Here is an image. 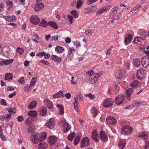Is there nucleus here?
Segmentation results:
<instances>
[{
    "label": "nucleus",
    "mask_w": 149,
    "mask_h": 149,
    "mask_svg": "<svg viewBox=\"0 0 149 149\" xmlns=\"http://www.w3.org/2000/svg\"><path fill=\"white\" fill-rule=\"evenodd\" d=\"M60 125H63V130L65 132H67L71 128V127L69 124L66 122L64 118H62L59 122Z\"/></svg>",
    "instance_id": "f257e3e1"
},
{
    "label": "nucleus",
    "mask_w": 149,
    "mask_h": 149,
    "mask_svg": "<svg viewBox=\"0 0 149 149\" xmlns=\"http://www.w3.org/2000/svg\"><path fill=\"white\" fill-rule=\"evenodd\" d=\"M132 132V129L130 126L126 125L123 127L121 129V132L122 134L125 135H128Z\"/></svg>",
    "instance_id": "f03ea898"
},
{
    "label": "nucleus",
    "mask_w": 149,
    "mask_h": 149,
    "mask_svg": "<svg viewBox=\"0 0 149 149\" xmlns=\"http://www.w3.org/2000/svg\"><path fill=\"white\" fill-rule=\"evenodd\" d=\"M112 7L111 5L105 6L99 9L96 13V15L98 16L105 12L108 10Z\"/></svg>",
    "instance_id": "7ed1b4c3"
},
{
    "label": "nucleus",
    "mask_w": 149,
    "mask_h": 149,
    "mask_svg": "<svg viewBox=\"0 0 149 149\" xmlns=\"http://www.w3.org/2000/svg\"><path fill=\"white\" fill-rule=\"evenodd\" d=\"M31 140L34 144H37L40 141L38 134L36 132L33 133L31 135Z\"/></svg>",
    "instance_id": "20e7f679"
},
{
    "label": "nucleus",
    "mask_w": 149,
    "mask_h": 149,
    "mask_svg": "<svg viewBox=\"0 0 149 149\" xmlns=\"http://www.w3.org/2000/svg\"><path fill=\"white\" fill-rule=\"evenodd\" d=\"M102 72H100L98 73H96L94 75L89 78V81L92 84H94L96 82L98 78L102 74Z\"/></svg>",
    "instance_id": "39448f33"
},
{
    "label": "nucleus",
    "mask_w": 149,
    "mask_h": 149,
    "mask_svg": "<svg viewBox=\"0 0 149 149\" xmlns=\"http://www.w3.org/2000/svg\"><path fill=\"white\" fill-rule=\"evenodd\" d=\"M125 97L122 95H117L115 99V102L118 105H120L122 104L124 101Z\"/></svg>",
    "instance_id": "423d86ee"
},
{
    "label": "nucleus",
    "mask_w": 149,
    "mask_h": 149,
    "mask_svg": "<svg viewBox=\"0 0 149 149\" xmlns=\"http://www.w3.org/2000/svg\"><path fill=\"white\" fill-rule=\"evenodd\" d=\"M113 100L111 98L107 99L104 101L103 105L105 108L108 107L113 105Z\"/></svg>",
    "instance_id": "0eeeda50"
},
{
    "label": "nucleus",
    "mask_w": 149,
    "mask_h": 149,
    "mask_svg": "<svg viewBox=\"0 0 149 149\" xmlns=\"http://www.w3.org/2000/svg\"><path fill=\"white\" fill-rule=\"evenodd\" d=\"M134 43L139 45H144L146 40L141 37H137L134 39Z\"/></svg>",
    "instance_id": "6e6552de"
},
{
    "label": "nucleus",
    "mask_w": 149,
    "mask_h": 149,
    "mask_svg": "<svg viewBox=\"0 0 149 149\" xmlns=\"http://www.w3.org/2000/svg\"><path fill=\"white\" fill-rule=\"evenodd\" d=\"M10 49L9 47L8 46L3 47L2 49V52L3 55L7 58H9L10 56Z\"/></svg>",
    "instance_id": "1a4fd4ad"
},
{
    "label": "nucleus",
    "mask_w": 149,
    "mask_h": 149,
    "mask_svg": "<svg viewBox=\"0 0 149 149\" xmlns=\"http://www.w3.org/2000/svg\"><path fill=\"white\" fill-rule=\"evenodd\" d=\"M106 122L108 124L114 125L116 123L117 121L116 119L114 117L109 116L107 118Z\"/></svg>",
    "instance_id": "9d476101"
},
{
    "label": "nucleus",
    "mask_w": 149,
    "mask_h": 149,
    "mask_svg": "<svg viewBox=\"0 0 149 149\" xmlns=\"http://www.w3.org/2000/svg\"><path fill=\"white\" fill-rule=\"evenodd\" d=\"M97 9V7L92 6L90 8H85L84 10V12L85 14H90L95 12Z\"/></svg>",
    "instance_id": "9b49d317"
},
{
    "label": "nucleus",
    "mask_w": 149,
    "mask_h": 149,
    "mask_svg": "<svg viewBox=\"0 0 149 149\" xmlns=\"http://www.w3.org/2000/svg\"><path fill=\"white\" fill-rule=\"evenodd\" d=\"M146 74V71L145 70L143 69H140L137 71V77L138 79H141L144 77Z\"/></svg>",
    "instance_id": "f8f14e48"
},
{
    "label": "nucleus",
    "mask_w": 149,
    "mask_h": 149,
    "mask_svg": "<svg viewBox=\"0 0 149 149\" xmlns=\"http://www.w3.org/2000/svg\"><path fill=\"white\" fill-rule=\"evenodd\" d=\"M90 143L89 139L87 137H86L82 139L80 146L82 148H84L88 145Z\"/></svg>",
    "instance_id": "ddd939ff"
},
{
    "label": "nucleus",
    "mask_w": 149,
    "mask_h": 149,
    "mask_svg": "<svg viewBox=\"0 0 149 149\" xmlns=\"http://www.w3.org/2000/svg\"><path fill=\"white\" fill-rule=\"evenodd\" d=\"M55 122L53 119L51 118L47 122L46 125L50 129H52L54 127Z\"/></svg>",
    "instance_id": "4468645a"
},
{
    "label": "nucleus",
    "mask_w": 149,
    "mask_h": 149,
    "mask_svg": "<svg viewBox=\"0 0 149 149\" xmlns=\"http://www.w3.org/2000/svg\"><path fill=\"white\" fill-rule=\"evenodd\" d=\"M30 20L32 23L36 24L39 23L40 20L37 15H33L31 17Z\"/></svg>",
    "instance_id": "2eb2a0df"
},
{
    "label": "nucleus",
    "mask_w": 149,
    "mask_h": 149,
    "mask_svg": "<svg viewBox=\"0 0 149 149\" xmlns=\"http://www.w3.org/2000/svg\"><path fill=\"white\" fill-rule=\"evenodd\" d=\"M48 139L49 143L50 145L55 144L57 140V138L55 136H50Z\"/></svg>",
    "instance_id": "dca6fc26"
},
{
    "label": "nucleus",
    "mask_w": 149,
    "mask_h": 149,
    "mask_svg": "<svg viewBox=\"0 0 149 149\" xmlns=\"http://www.w3.org/2000/svg\"><path fill=\"white\" fill-rule=\"evenodd\" d=\"M132 40V37L131 35H127L125 37V45L130 43Z\"/></svg>",
    "instance_id": "f3484780"
},
{
    "label": "nucleus",
    "mask_w": 149,
    "mask_h": 149,
    "mask_svg": "<svg viewBox=\"0 0 149 149\" xmlns=\"http://www.w3.org/2000/svg\"><path fill=\"white\" fill-rule=\"evenodd\" d=\"M44 7V5L42 3H36L35 7L34 10L36 12L41 10Z\"/></svg>",
    "instance_id": "a211bd4d"
},
{
    "label": "nucleus",
    "mask_w": 149,
    "mask_h": 149,
    "mask_svg": "<svg viewBox=\"0 0 149 149\" xmlns=\"http://www.w3.org/2000/svg\"><path fill=\"white\" fill-rule=\"evenodd\" d=\"M126 141L124 139H121L118 142V146L120 149H123L125 147Z\"/></svg>",
    "instance_id": "6ab92c4d"
},
{
    "label": "nucleus",
    "mask_w": 149,
    "mask_h": 149,
    "mask_svg": "<svg viewBox=\"0 0 149 149\" xmlns=\"http://www.w3.org/2000/svg\"><path fill=\"white\" fill-rule=\"evenodd\" d=\"M100 136L101 140L104 141L108 140V138L106 136L105 133L104 131H101L100 132Z\"/></svg>",
    "instance_id": "aec40b11"
},
{
    "label": "nucleus",
    "mask_w": 149,
    "mask_h": 149,
    "mask_svg": "<svg viewBox=\"0 0 149 149\" xmlns=\"http://www.w3.org/2000/svg\"><path fill=\"white\" fill-rule=\"evenodd\" d=\"M92 138L96 142H98V134L97 131L96 130H95L93 131L92 133Z\"/></svg>",
    "instance_id": "412c9836"
},
{
    "label": "nucleus",
    "mask_w": 149,
    "mask_h": 149,
    "mask_svg": "<svg viewBox=\"0 0 149 149\" xmlns=\"http://www.w3.org/2000/svg\"><path fill=\"white\" fill-rule=\"evenodd\" d=\"M44 102L48 108L51 109L52 108V103L49 100L47 99L45 100L44 101Z\"/></svg>",
    "instance_id": "4be33fe9"
},
{
    "label": "nucleus",
    "mask_w": 149,
    "mask_h": 149,
    "mask_svg": "<svg viewBox=\"0 0 149 149\" xmlns=\"http://www.w3.org/2000/svg\"><path fill=\"white\" fill-rule=\"evenodd\" d=\"M51 58L54 61H55L58 63H60L61 61V58L55 55H52L51 56Z\"/></svg>",
    "instance_id": "5701e85b"
},
{
    "label": "nucleus",
    "mask_w": 149,
    "mask_h": 149,
    "mask_svg": "<svg viewBox=\"0 0 149 149\" xmlns=\"http://www.w3.org/2000/svg\"><path fill=\"white\" fill-rule=\"evenodd\" d=\"M78 99L77 98L75 97L74 98V107L75 110L77 112L79 111L78 107Z\"/></svg>",
    "instance_id": "b1692460"
},
{
    "label": "nucleus",
    "mask_w": 149,
    "mask_h": 149,
    "mask_svg": "<svg viewBox=\"0 0 149 149\" xmlns=\"http://www.w3.org/2000/svg\"><path fill=\"white\" fill-rule=\"evenodd\" d=\"M139 34L141 36L146 38L148 36V32L146 30H142L139 31Z\"/></svg>",
    "instance_id": "393cba45"
},
{
    "label": "nucleus",
    "mask_w": 149,
    "mask_h": 149,
    "mask_svg": "<svg viewBox=\"0 0 149 149\" xmlns=\"http://www.w3.org/2000/svg\"><path fill=\"white\" fill-rule=\"evenodd\" d=\"M39 138L40 141L45 140L47 137V134L45 132H42L41 133L38 134Z\"/></svg>",
    "instance_id": "a878e982"
},
{
    "label": "nucleus",
    "mask_w": 149,
    "mask_h": 149,
    "mask_svg": "<svg viewBox=\"0 0 149 149\" xmlns=\"http://www.w3.org/2000/svg\"><path fill=\"white\" fill-rule=\"evenodd\" d=\"M133 90L132 88H129L127 89L126 91V96L128 100H130V99L131 95L132 94Z\"/></svg>",
    "instance_id": "bb28decb"
},
{
    "label": "nucleus",
    "mask_w": 149,
    "mask_h": 149,
    "mask_svg": "<svg viewBox=\"0 0 149 149\" xmlns=\"http://www.w3.org/2000/svg\"><path fill=\"white\" fill-rule=\"evenodd\" d=\"M37 105V102L36 101H32L29 104L28 108L29 109H33L36 107Z\"/></svg>",
    "instance_id": "cd10ccee"
},
{
    "label": "nucleus",
    "mask_w": 149,
    "mask_h": 149,
    "mask_svg": "<svg viewBox=\"0 0 149 149\" xmlns=\"http://www.w3.org/2000/svg\"><path fill=\"white\" fill-rule=\"evenodd\" d=\"M28 115L29 116L35 118L37 116V113L35 111H30L28 113Z\"/></svg>",
    "instance_id": "c85d7f7f"
},
{
    "label": "nucleus",
    "mask_w": 149,
    "mask_h": 149,
    "mask_svg": "<svg viewBox=\"0 0 149 149\" xmlns=\"http://www.w3.org/2000/svg\"><path fill=\"white\" fill-rule=\"evenodd\" d=\"M134 104L135 106L139 107L143 105H146L147 104V103L144 101H143L142 100H139L135 102Z\"/></svg>",
    "instance_id": "c756f323"
},
{
    "label": "nucleus",
    "mask_w": 149,
    "mask_h": 149,
    "mask_svg": "<svg viewBox=\"0 0 149 149\" xmlns=\"http://www.w3.org/2000/svg\"><path fill=\"white\" fill-rule=\"evenodd\" d=\"M13 61V59H7L1 62V64L3 63L4 65H8L11 64Z\"/></svg>",
    "instance_id": "7c9ffc66"
},
{
    "label": "nucleus",
    "mask_w": 149,
    "mask_h": 149,
    "mask_svg": "<svg viewBox=\"0 0 149 149\" xmlns=\"http://www.w3.org/2000/svg\"><path fill=\"white\" fill-rule=\"evenodd\" d=\"M40 115L43 116L45 115L47 113V110L45 108H41L40 109L39 111Z\"/></svg>",
    "instance_id": "2f4dec72"
},
{
    "label": "nucleus",
    "mask_w": 149,
    "mask_h": 149,
    "mask_svg": "<svg viewBox=\"0 0 149 149\" xmlns=\"http://www.w3.org/2000/svg\"><path fill=\"white\" fill-rule=\"evenodd\" d=\"M140 83L137 80H135L132 82L131 84V86L134 88H135L139 86Z\"/></svg>",
    "instance_id": "473e14b6"
},
{
    "label": "nucleus",
    "mask_w": 149,
    "mask_h": 149,
    "mask_svg": "<svg viewBox=\"0 0 149 149\" xmlns=\"http://www.w3.org/2000/svg\"><path fill=\"white\" fill-rule=\"evenodd\" d=\"M5 19L8 21H13L16 19L15 17L14 16H9L5 17Z\"/></svg>",
    "instance_id": "72a5a7b5"
},
{
    "label": "nucleus",
    "mask_w": 149,
    "mask_h": 149,
    "mask_svg": "<svg viewBox=\"0 0 149 149\" xmlns=\"http://www.w3.org/2000/svg\"><path fill=\"white\" fill-rule=\"evenodd\" d=\"M64 95L61 91H59L53 95V97L54 98H58L61 97H64Z\"/></svg>",
    "instance_id": "f704fd0d"
},
{
    "label": "nucleus",
    "mask_w": 149,
    "mask_h": 149,
    "mask_svg": "<svg viewBox=\"0 0 149 149\" xmlns=\"http://www.w3.org/2000/svg\"><path fill=\"white\" fill-rule=\"evenodd\" d=\"M118 7L117 6H115L113 7L111 9V15L112 17H113L116 14Z\"/></svg>",
    "instance_id": "c9c22d12"
},
{
    "label": "nucleus",
    "mask_w": 149,
    "mask_h": 149,
    "mask_svg": "<svg viewBox=\"0 0 149 149\" xmlns=\"http://www.w3.org/2000/svg\"><path fill=\"white\" fill-rule=\"evenodd\" d=\"M13 79V75L10 73H6L5 76V79L6 80H10Z\"/></svg>",
    "instance_id": "e433bc0d"
},
{
    "label": "nucleus",
    "mask_w": 149,
    "mask_h": 149,
    "mask_svg": "<svg viewBox=\"0 0 149 149\" xmlns=\"http://www.w3.org/2000/svg\"><path fill=\"white\" fill-rule=\"evenodd\" d=\"M39 146L41 149H45L47 147L48 144L46 143L43 142L39 143Z\"/></svg>",
    "instance_id": "4c0bfd02"
},
{
    "label": "nucleus",
    "mask_w": 149,
    "mask_h": 149,
    "mask_svg": "<svg viewBox=\"0 0 149 149\" xmlns=\"http://www.w3.org/2000/svg\"><path fill=\"white\" fill-rule=\"evenodd\" d=\"M138 137L142 138L146 141L148 138V136L145 133H142L138 136Z\"/></svg>",
    "instance_id": "58836bf2"
},
{
    "label": "nucleus",
    "mask_w": 149,
    "mask_h": 149,
    "mask_svg": "<svg viewBox=\"0 0 149 149\" xmlns=\"http://www.w3.org/2000/svg\"><path fill=\"white\" fill-rule=\"evenodd\" d=\"M56 52L58 53H61L63 52L64 49L63 47L60 46H57L55 47Z\"/></svg>",
    "instance_id": "ea45409f"
},
{
    "label": "nucleus",
    "mask_w": 149,
    "mask_h": 149,
    "mask_svg": "<svg viewBox=\"0 0 149 149\" xmlns=\"http://www.w3.org/2000/svg\"><path fill=\"white\" fill-rule=\"evenodd\" d=\"M48 24L53 28L56 29L58 28V25L56 23L53 21H50L48 23Z\"/></svg>",
    "instance_id": "a19ab883"
},
{
    "label": "nucleus",
    "mask_w": 149,
    "mask_h": 149,
    "mask_svg": "<svg viewBox=\"0 0 149 149\" xmlns=\"http://www.w3.org/2000/svg\"><path fill=\"white\" fill-rule=\"evenodd\" d=\"M134 64L136 67H138L140 65V62L139 59L136 58L134 61Z\"/></svg>",
    "instance_id": "79ce46f5"
},
{
    "label": "nucleus",
    "mask_w": 149,
    "mask_h": 149,
    "mask_svg": "<svg viewBox=\"0 0 149 149\" xmlns=\"http://www.w3.org/2000/svg\"><path fill=\"white\" fill-rule=\"evenodd\" d=\"M57 107H58L59 109V113L60 115H63L64 114V108L60 104L56 105Z\"/></svg>",
    "instance_id": "37998d69"
},
{
    "label": "nucleus",
    "mask_w": 149,
    "mask_h": 149,
    "mask_svg": "<svg viewBox=\"0 0 149 149\" xmlns=\"http://www.w3.org/2000/svg\"><path fill=\"white\" fill-rule=\"evenodd\" d=\"M48 23L44 19H42L40 24V25L42 27H45L48 26Z\"/></svg>",
    "instance_id": "c03bdc74"
},
{
    "label": "nucleus",
    "mask_w": 149,
    "mask_h": 149,
    "mask_svg": "<svg viewBox=\"0 0 149 149\" xmlns=\"http://www.w3.org/2000/svg\"><path fill=\"white\" fill-rule=\"evenodd\" d=\"M31 87L32 86H31L29 84L26 85L24 88V91L26 93L29 92L31 89Z\"/></svg>",
    "instance_id": "a18cd8bd"
},
{
    "label": "nucleus",
    "mask_w": 149,
    "mask_h": 149,
    "mask_svg": "<svg viewBox=\"0 0 149 149\" xmlns=\"http://www.w3.org/2000/svg\"><path fill=\"white\" fill-rule=\"evenodd\" d=\"M91 111L93 117H95L97 114V112L96 108H92Z\"/></svg>",
    "instance_id": "49530a36"
},
{
    "label": "nucleus",
    "mask_w": 149,
    "mask_h": 149,
    "mask_svg": "<svg viewBox=\"0 0 149 149\" xmlns=\"http://www.w3.org/2000/svg\"><path fill=\"white\" fill-rule=\"evenodd\" d=\"M36 81L37 79L36 77L32 78L30 81V84H29V85L32 87L35 84Z\"/></svg>",
    "instance_id": "de8ad7c7"
},
{
    "label": "nucleus",
    "mask_w": 149,
    "mask_h": 149,
    "mask_svg": "<svg viewBox=\"0 0 149 149\" xmlns=\"http://www.w3.org/2000/svg\"><path fill=\"white\" fill-rule=\"evenodd\" d=\"M71 13L75 18L78 17L79 16V14L77 12L74 10H73L71 11Z\"/></svg>",
    "instance_id": "09e8293b"
},
{
    "label": "nucleus",
    "mask_w": 149,
    "mask_h": 149,
    "mask_svg": "<svg viewBox=\"0 0 149 149\" xmlns=\"http://www.w3.org/2000/svg\"><path fill=\"white\" fill-rule=\"evenodd\" d=\"M11 114H7L6 116L4 115L2 116L1 118V120H3L4 119H5L6 120L8 118H9L11 116Z\"/></svg>",
    "instance_id": "8fccbe9b"
},
{
    "label": "nucleus",
    "mask_w": 149,
    "mask_h": 149,
    "mask_svg": "<svg viewBox=\"0 0 149 149\" xmlns=\"http://www.w3.org/2000/svg\"><path fill=\"white\" fill-rule=\"evenodd\" d=\"M140 6L139 5H137L134 8L132 9V12L133 13H136L137 12L139 9L140 8Z\"/></svg>",
    "instance_id": "3c124183"
},
{
    "label": "nucleus",
    "mask_w": 149,
    "mask_h": 149,
    "mask_svg": "<svg viewBox=\"0 0 149 149\" xmlns=\"http://www.w3.org/2000/svg\"><path fill=\"white\" fill-rule=\"evenodd\" d=\"M17 52H18L19 54H22L24 51V50L22 48L17 47L16 50Z\"/></svg>",
    "instance_id": "603ef678"
},
{
    "label": "nucleus",
    "mask_w": 149,
    "mask_h": 149,
    "mask_svg": "<svg viewBox=\"0 0 149 149\" xmlns=\"http://www.w3.org/2000/svg\"><path fill=\"white\" fill-rule=\"evenodd\" d=\"M83 1L81 0H78L77 3L76 7L77 8H79L83 4Z\"/></svg>",
    "instance_id": "864d4df0"
},
{
    "label": "nucleus",
    "mask_w": 149,
    "mask_h": 149,
    "mask_svg": "<svg viewBox=\"0 0 149 149\" xmlns=\"http://www.w3.org/2000/svg\"><path fill=\"white\" fill-rule=\"evenodd\" d=\"M120 85L123 88H125L128 86V84L124 81H122L120 83Z\"/></svg>",
    "instance_id": "5fc2aeb1"
},
{
    "label": "nucleus",
    "mask_w": 149,
    "mask_h": 149,
    "mask_svg": "<svg viewBox=\"0 0 149 149\" xmlns=\"http://www.w3.org/2000/svg\"><path fill=\"white\" fill-rule=\"evenodd\" d=\"M32 120V118L30 117L28 118L26 120V124L28 125H30L31 123Z\"/></svg>",
    "instance_id": "6e6d98bb"
},
{
    "label": "nucleus",
    "mask_w": 149,
    "mask_h": 149,
    "mask_svg": "<svg viewBox=\"0 0 149 149\" xmlns=\"http://www.w3.org/2000/svg\"><path fill=\"white\" fill-rule=\"evenodd\" d=\"M86 74H88V76L91 77V76H92L95 73L94 71L92 70H90L86 72Z\"/></svg>",
    "instance_id": "4d7b16f0"
},
{
    "label": "nucleus",
    "mask_w": 149,
    "mask_h": 149,
    "mask_svg": "<svg viewBox=\"0 0 149 149\" xmlns=\"http://www.w3.org/2000/svg\"><path fill=\"white\" fill-rule=\"evenodd\" d=\"M75 135V134L74 132L72 133L68 136L67 138L70 141H72Z\"/></svg>",
    "instance_id": "13d9d810"
},
{
    "label": "nucleus",
    "mask_w": 149,
    "mask_h": 149,
    "mask_svg": "<svg viewBox=\"0 0 149 149\" xmlns=\"http://www.w3.org/2000/svg\"><path fill=\"white\" fill-rule=\"evenodd\" d=\"M6 109L8 111V112L10 113L9 114H11V115L13 113H15L16 111L15 109H8L7 108Z\"/></svg>",
    "instance_id": "bf43d9fd"
},
{
    "label": "nucleus",
    "mask_w": 149,
    "mask_h": 149,
    "mask_svg": "<svg viewBox=\"0 0 149 149\" xmlns=\"http://www.w3.org/2000/svg\"><path fill=\"white\" fill-rule=\"evenodd\" d=\"M17 81L20 84H24L25 81L24 77H21L17 80Z\"/></svg>",
    "instance_id": "052dcab7"
},
{
    "label": "nucleus",
    "mask_w": 149,
    "mask_h": 149,
    "mask_svg": "<svg viewBox=\"0 0 149 149\" xmlns=\"http://www.w3.org/2000/svg\"><path fill=\"white\" fill-rule=\"evenodd\" d=\"M81 136H78L74 140V145L77 144L79 142Z\"/></svg>",
    "instance_id": "680f3d73"
},
{
    "label": "nucleus",
    "mask_w": 149,
    "mask_h": 149,
    "mask_svg": "<svg viewBox=\"0 0 149 149\" xmlns=\"http://www.w3.org/2000/svg\"><path fill=\"white\" fill-rule=\"evenodd\" d=\"M73 43L74 45L76 46V48L80 47L81 46V44L78 41H74Z\"/></svg>",
    "instance_id": "e2e57ef3"
},
{
    "label": "nucleus",
    "mask_w": 149,
    "mask_h": 149,
    "mask_svg": "<svg viewBox=\"0 0 149 149\" xmlns=\"http://www.w3.org/2000/svg\"><path fill=\"white\" fill-rule=\"evenodd\" d=\"M1 104L2 105L4 106H7V104L6 100L4 99H1Z\"/></svg>",
    "instance_id": "0e129e2a"
},
{
    "label": "nucleus",
    "mask_w": 149,
    "mask_h": 149,
    "mask_svg": "<svg viewBox=\"0 0 149 149\" xmlns=\"http://www.w3.org/2000/svg\"><path fill=\"white\" fill-rule=\"evenodd\" d=\"M117 76V79H119L121 78L122 76V73L120 71L118 72L116 74Z\"/></svg>",
    "instance_id": "69168bd1"
},
{
    "label": "nucleus",
    "mask_w": 149,
    "mask_h": 149,
    "mask_svg": "<svg viewBox=\"0 0 149 149\" xmlns=\"http://www.w3.org/2000/svg\"><path fill=\"white\" fill-rule=\"evenodd\" d=\"M85 96L88 97L90 98L91 99H93L95 97L91 93H89L88 94H86L85 95Z\"/></svg>",
    "instance_id": "338daca9"
},
{
    "label": "nucleus",
    "mask_w": 149,
    "mask_h": 149,
    "mask_svg": "<svg viewBox=\"0 0 149 149\" xmlns=\"http://www.w3.org/2000/svg\"><path fill=\"white\" fill-rule=\"evenodd\" d=\"M145 149H149V141H146L144 146Z\"/></svg>",
    "instance_id": "774afa93"
}]
</instances>
